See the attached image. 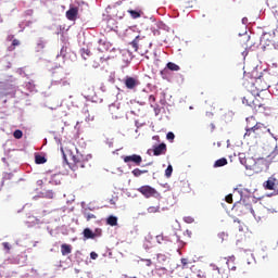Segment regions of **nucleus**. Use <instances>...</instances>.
<instances>
[{
	"label": "nucleus",
	"instance_id": "1",
	"mask_svg": "<svg viewBox=\"0 0 278 278\" xmlns=\"http://www.w3.org/2000/svg\"><path fill=\"white\" fill-rule=\"evenodd\" d=\"M242 103L251 108L254 114H264L266 112V104L251 91L244 94Z\"/></svg>",
	"mask_w": 278,
	"mask_h": 278
},
{
	"label": "nucleus",
	"instance_id": "2",
	"mask_svg": "<svg viewBox=\"0 0 278 278\" xmlns=\"http://www.w3.org/2000/svg\"><path fill=\"white\" fill-rule=\"evenodd\" d=\"M240 162L248 170H254V173H262L264 170V159H255L248 156V157H240Z\"/></svg>",
	"mask_w": 278,
	"mask_h": 278
},
{
	"label": "nucleus",
	"instance_id": "3",
	"mask_svg": "<svg viewBox=\"0 0 278 278\" xmlns=\"http://www.w3.org/2000/svg\"><path fill=\"white\" fill-rule=\"evenodd\" d=\"M149 42H147V39L144 37L137 36L131 42L130 47L134 49V51H138L140 55H146V53H149Z\"/></svg>",
	"mask_w": 278,
	"mask_h": 278
},
{
	"label": "nucleus",
	"instance_id": "4",
	"mask_svg": "<svg viewBox=\"0 0 278 278\" xmlns=\"http://www.w3.org/2000/svg\"><path fill=\"white\" fill-rule=\"evenodd\" d=\"M266 131V126L263 123H257L253 126V124H250L249 126H245V134L244 138L247 136H260L261 134H264Z\"/></svg>",
	"mask_w": 278,
	"mask_h": 278
},
{
	"label": "nucleus",
	"instance_id": "5",
	"mask_svg": "<svg viewBox=\"0 0 278 278\" xmlns=\"http://www.w3.org/2000/svg\"><path fill=\"white\" fill-rule=\"evenodd\" d=\"M138 192H140V194H143V197L146 199H151V197H153L154 199L160 198V192H157V190H155V188L146 185V186H141L138 189Z\"/></svg>",
	"mask_w": 278,
	"mask_h": 278
},
{
	"label": "nucleus",
	"instance_id": "6",
	"mask_svg": "<svg viewBox=\"0 0 278 278\" xmlns=\"http://www.w3.org/2000/svg\"><path fill=\"white\" fill-rule=\"evenodd\" d=\"M84 5H86V3H84V1L81 2H77L76 4H72L71 7V21H77V18H79V13L84 12Z\"/></svg>",
	"mask_w": 278,
	"mask_h": 278
},
{
	"label": "nucleus",
	"instance_id": "7",
	"mask_svg": "<svg viewBox=\"0 0 278 278\" xmlns=\"http://www.w3.org/2000/svg\"><path fill=\"white\" fill-rule=\"evenodd\" d=\"M124 85L127 90H136L140 85V80L138 79V77L126 76L124 78Z\"/></svg>",
	"mask_w": 278,
	"mask_h": 278
},
{
	"label": "nucleus",
	"instance_id": "8",
	"mask_svg": "<svg viewBox=\"0 0 278 278\" xmlns=\"http://www.w3.org/2000/svg\"><path fill=\"white\" fill-rule=\"evenodd\" d=\"M123 160L125 164H129V162H132L136 166H140V164H142V156L138 154L124 156Z\"/></svg>",
	"mask_w": 278,
	"mask_h": 278
},
{
	"label": "nucleus",
	"instance_id": "9",
	"mask_svg": "<svg viewBox=\"0 0 278 278\" xmlns=\"http://www.w3.org/2000/svg\"><path fill=\"white\" fill-rule=\"evenodd\" d=\"M278 186V180L275 175L270 176L265 182H263V188L265 190H275Z\"/></svg>",
	"mask_w": 278,
	"mask_h": 278
},
{
	"label": "nucleus",
	"instance_id": "10",
	"mask_svg": "<svg viewBox=\"0 0 278 278\" xmlns=\"http://www.w3.org/2000/svg\"><path fill=\"white\" fill-rule=\"evenodd\" d=\"M166 143H161L159 146H153V155L159 156V155H166Z\"/></svg>",
	"mask_w": 278,
	"mask_h": 278
},
{
	"label": "nucleus",
	"instance_id": "11",
	"mask_svg": "<svg viewBox=\"0 0 278 278\" xmlns=\"http://www.w3.org/2000/svg\"><path fill=\"white\" fill-rule=\"evenodd\" d=\"M109 112H110L112 118H118V116H121V109L118 106H116V104H111L109 106Z\"/></svg>",
	"mask_w": 278,
	"mask_h": 278
},
{
	"label": "nucleus",
	"instance_id": "12",
	"mask_svg": "<svg viewBox=\"0 0 278 278\" xmlns=\"http://www.w3.org/2000/svg\"><path fill=\"white\" fill-rule=\"evenodd\" d=\"M73 162H74V166H72V170H77V168H84V163L79 160H77L76 156L72 157Z\"/></svg>",
	"mask_w": 278,
	"mask_h": 278
},
{
	"label": "nucleus",
	"instance_id": "13",
	"mask_svg": "<svg viewBox=\"0 0 278 278\" xmlns=\"http://www.w3.org/2000/svg\"><path fill=\"white\" fill-rule=\"evenodd\" d=\"M106 223L111 226V227H116V225H118V217L111 215L108 217Z\"/></svg>",
	"mask_w": 278,
	"mask_h": 278
},
{
	"label": "nucleus",
	"instance_id": "14",
	"mask_svg": "<svg viewBox=\"0 0 278 278\" xmlns=\"http://www.w3.org/2000/svg\"><path fill=\"white\" fill-rule=\"evenodd\" d=\"M84 238H86V240H94V232L90 230V228H86L84 230Z\"/></svg>",
	"mask_w": 278,
	"mask_h": 278
},
{
	"label": "nucleus",
	"instance_id": "15",
	"mask_svg": "<svg viewBox=\"0 0 278 278\" xmlns=\"http://www.w3.org/2000/svg\"><path fill=\"white\" fill-rule=\"evenodd\" d=\"M235 262H236V256H230V257L227 260L226 264H227L229 270H236V264H235Z\"/></svg>",
	"mask_w": 278,
	"mask_h": 278
},
{
	"label": "nucleus",
	"instance_id": "16",
	"mask_svg": "<svg viewBox=\"0 0 278 278\" xmlns=\"http://www.w3.org/2000/svg\"><path fill=\"white\" fill-rule=\"evenodd\" d=\"M228 162L227 159L222 157L218 159L215 163H214V168H220V166H227Z\"/></svg>",
	"mask_w": 278,
	"mask_h": 278
},
{
	"label": "nucleus",
	"instance_id": "17",
	"mask_svg": "<svg viewBox=\"0 0 278 278\" xmlns=\"http://www.w3.org/2000/svg\"><path fill=\"white\" fill-rule=\"evenodd\" d=\"M146 173H149L147 169H140V168H135L131 174L134 177H140L141 175H144Z\"/></svg>",
	"mask_w": 278,
	"mask_h": 278
},
{
	"label": "nucleus",
	"instance_id": "18",
	"mask_svg": "<svg viewBox=\"0 0 278 278\" xmlns=\"http://www.w3.org/2000/svg\"><path fill=\"white\" fill-rule=\"evenodd\" d=\"M166 68H168V71H175V72L181 70V67H179V65H177V64H175V63H173V62H168V63L166 64Z\"/></svg>",
	"mask_w": 278,
	"mask_h": 278
},
{
	"label": "nucleus",
	"instance_id": "19",
	"mask_svg": "<svg viewBox=\"0 0 278 278\" xmlns=\"http://www.w3.org/2000/svg\"><path fill=\"white\" fill-rule=\"evenodd\" d=\"M260 84H262V78H257L255 80V86H257L256 89L260 90L261 92L268 88L267 85L260 86Z\"/></svg>",
	"mask_w": 278,
	"mask_h": 278
},
{
	"label": "nucleus",
	"instance_id": "20",
	"mask_svg": "<svg viewBox=\"0 0 278 278\" xmlns=\"http://www.w3.org/2000/svg\"><path fill=\"white\" fill-rule=\"evenodd\" d=\"M61 253H62V255H68V253H71V245L62 244L61 245Z\"/></svg>",
	"mask_w": 278,
	"mask_h": 278
},
{
	"label": "nucleus",
	"instance_id": "21",
	"mask_svg": "<svg viewBox=\"0 0 278 278\" xmlns=\"http://www.w3.org/2000/svg\"><path fill=\"white\" fill-rule=\"evenodd\" d=\"M80 55L84 60H88V58H90V50L83 48L80 50Z\"/></svg>",
	"mask_w": 278,
	"mask_h": 278
},
{
	"label": "nucleus",
	"instance_id": "22",
	"mask_svg": "<svg viewBox=\"0 0 278 278\" xmlns=\"http://www.w3.org/2000/svg\"><path fill=\"white\" fill-rule=\"evenodd\" d=\"M258 123L260 122H257L254 116H250L247 118V127H249V125H252V127H254V125H256Z\"/></svg>",
	"mask_w": 278,
	"mask_h": 278
},
{
	"label": "nucleus",
	"instance_id": "23",
	"mask_svg": "<svg viewBox=\"0 0 278 278\" xmlns=\"http://www.w3.org/2000/svg\"><path fill=\"white\" fill-rule=\"evenodd\" d=\"M35 162H36V164H46L47 159L42 155H36L35 156Z\"/></svg>",
	"mask_w": 278,
	"mask_h": 278
},
{
	"label": "nucleus",
	"instance_id": "24",
	"mask_svg": "<svg viewBox=\"0 0 278 278\" xmlns=\"http://www.w3.org/2000/svg\"><path fill=\"white\" fill-rule=\"evenodd\" d=\"M128 14H130L131 18H140V12L128 10Z\"/></svg>",
	"mask_w": 278,
	"mask_h": 278
},
{
	"label": "nucleus",
	"instance_id": "25",
	"mask_svg": "<svg viewBox=\"0 0 278 278\" xmlns=\"http://www.w3.org/2000/svg\"><path fill=\"white\" fill-rule=\"evenodd\" d=\"M160 212V206H150L148 207V213L149 214H157Z\"/></svg>",
	"mask_w": 278,
	"mask_h": 278
},
{
	"label": "nucleus",
	"instance_id": "26",
	"mask_svg": "<svg viewBox=\"0 0 278 278\" xmlns=\"http://www.w3.org/2000/svg\"><path fill=\"white\" fill-rule=\"evenodd\" d=\"M13 136L14 138H16V140H21V138H23V130H20V129L15 130L13 132Z\"/></svg>",
	"mask_w": 278,
	"mask_h": 278
},
{
	"label": "nucleus",
	"instance_id": "27",
	"mask_svg": "<svg viewBox=\"0 0 278 278\" xmlns=\"http://www.w3.org/2000/svg\"><path fill=\"white\" fill-rule=\"evenodd\" d=\"M173 175V165H168L165 169V176L168 178Z\"/></svg>",
	"mask_w": 278,
	"mask_h": 278
},
{
	"label": "nucleus",
	"instance_id": "28",
	"mask_svg": "<svg viewBox=\"0 0 278 278\" xmlns=\"http://www.w3.org/2000/svg\"><path fill=\"white\" fill-rule=\"evenodd\" d=\"M102 233H103V230H101V228H97L93 232L94 238H101Z\"/></svg>",
	"mask_w": 278,
	"mask_h": 278
},
{
	"label": "nucleus",
	"instance_id": "29",
	"mask_svg": "<svg viewBox=\"0 0 278 278\" xmlns=\"http://www.w3.org/2000/svg\"><path fill=\"white\" fill-rule=\"evenodd\" d=\"M167 140H169V142H173V140H175V134L173 131L167 132L166 135Z\"/></svg>",
	"mask_w": 278,
	"mask_h": 278
},
{
	"label": "nucleus",
	"instance_id": "30",
	"mask_svg": "<svg viewBox=\"0 0 278 278\" xmlns=\"http://www.w3.org/2000/svg\"><path fill=\"white\" fill-rule=\"evenodd\" d=\"M165 240L166 239H164V236H162V235L156 236V242L159 244H164Z\"/></svg>",
	"mask_w": 278,
	"mask_h": 278
},
{
	"label": "nucleus",
	"instance_id": "31",
	"mask_svg": "<svg viewBox=\"0 0 278 278\" xmlns=\"http://www.w3.org/2000/svg\"><path fill=\"white\" fill-rule=\"evenodd\" d=\"M86 220H92V218H97V216L92 213H88L85 215Z\"/></svg>",
	"mask_w": 278,
	"mask_h": 278
},
{
	"label": "nucleus",
	"instance_id": "32",
	"mask_svg": "<svg viewBox=\"0 0 278 278\" xmlns=\"http://www.w3.org/2000/svg\"><path fill=\"white\" fill-rule=\"evenodd\" d=\"M153 110H154V114H155V116H159L160 115V112H161V110H160V105H154L153 104Z\"/></svg>",
	"mask_w": 278,
	"mask_h": 278
},
{
	"label": "nucleus",
	"instance_id": "33",
	"mask_svg": "<svg viewBox=\"0 0 278 278\" xmlns=\"http://www.w3.org/2000/svg\"><path fill=\"white\" fill-rule=\"evenodd\" d=\"M149 102H150L151 108H153V103H155V96H153V94L149 96Z\"/></svg>",
	"mask_w": 278,
	"mask_h": 278
},
{
	"label": "nucleus",
	"instance_id": "34",
	"mask_svg": "<svg viewBox=\"0 0 278 278\" xmlns=\"http://www.w3.org/2000/svg\"><path fill=\"white\" fill-rule=\"evenodd\" d=\"M226 202L227 203H233V194L226 195Z\"/></svg>",
	"mask_w": 278,
	"mask_h": 278
},
{
	"label": "nucleus",
	"instance_id": "35",
	"mask_svg": "<svg viewBox=\"0 0 278 278\" xmlns=\"http://www.w3.org/2000/svg\"><path fill=\"white\" fill-rule=\"evenodd\" d=\"M182 268H188V258H181Z\"/></svg>",
	"mask_w": 278,
	"mask_h": 278
},
{
	"label": "nucleus",
	"instance_id": "36",
	"mask_svg": "<svg viewBox=\"0 0 278 278\" xmlns=\"http://www.w3.org/2000/svg\"><path fill=\"white\" fill-rule=\"evenodd\" d=\"M61 151L63 153V160L64 162H66V164L68 165V159H66V153H64V148H61Z\"/></svg>",
	"mask_w": 278,
	"mask_h": 278
},
{
	"label": "nucleus",
	"instance_id": "37",
	"mask_svg": "<svg viewBox=\"0 0 278 278\" xmlns=\"http://www.w3.org/2000/svg\"><path fill=\"white\" fill-rule=\"evenodd\" d=\"M18 45H21V41H18V39H13L12 46L13 47H18Z\"/></svg>",
	"mask_w": 278,
	"mask_h": 278
},
{
	"label": "nucleus",
	"instance_id": "38",
	"mask_svg": "<svg viewBox=\"0 0 278 278\" xmlns=\"http://www.w3.org/2000/svg\"><path fill=\"white\" fill-rule=\"evenodd\" d=\"M90 257L91 260H97V257H99V254H97V252H91Z\"/></svg>",
	"mask_w": 278,
	"mask_h": 278
},
{
	"label": "nucleus",
	"instance_id": "39",
	"mask_svg": "<svg viewBox=\"0 0 278 278\" xmlns=\"http://www.w3.org/2000/svg\"><path fill=\"white\" fill-rule=\"evenodd\" d=\"M2 245H3V248L7 250V251H10V243H8V242H3L2 243Z\"/></svg>",
	"mask_w": 278,
	"mask_h": 278
},
{
	"label": "nucleus",
	"instance_id": "40",
	"mask_svg": "<svg viewBox=\"0 0 278 278\" xmlns=\"http://www.w3.org/2000/svg\"><path fill=\"white\" fill-rule=\"evenodd\" d=\"M47 198L48 199H53V191H48L47 192Z\"/></svg>",
	"mask_w": 278,
	"mask_h": 278
},
{
	"label": "nucleus",
	"instance_id": "41",
	"mask_svg": "<svg viewBox=\"0 0 278 278\" xmlns=\"http://www.w3.org/2000/svg\"><path fill=\"white\" fill-rule=\"evenodd\" d=\"M208 129H210V131H214V129H216V125L210 124Z\"/></svg>",
	"mask_w": 278,
	"mask_h": 278
},
{
	"label": "nucleus",
	"instance_id": "42",
	"mask_svg": "<svg viewBox=\"0 0 278 278\" xmlns=\"http://www.w3.org/2000/svg\"><path fill=\"white\" fill-rule=\"evenodd\" d=\"M115 16L117 18H123V16H125V13L121 12V13H116Z\"/></svg>",
	"mask_w": 278,
	"mask_h": 278
},
{
	"label": "nucleus",
	"instance_id": "43",
	"mask_svg": "<svg viewBox=\"0 0 278 278\" xmlns=\"http://www.w3.org/2000/svg\"><path fill=\"white\" fill-rule=\"evenodd\" d=\"M153 264V262H151V260H146V266H151Z\"/></svg>",
	"mask_w": 278,
	"mask_h": 278
},
{
	"label": "nucleus",
	"instance_id": "44",
	"mask_svg": "<svg viewBox=\"0 0 278 278\" xmlns=\"http://www.w3.org/2000/svg\"><path fill=\"white\" fill-rule=\"evenodd\" d=\"M66 17L68 18V21H71V10L66 11Z\"/></svg>",
	"mask_w": 278,
	"mask_h": 278
},
{
	"label": "nucleus",
	"instance_id": "45",
	"mask_svg": "<svg viewBox=\"0 0 278 278\" xmlns=\"http://www.w3.org/2000/svg\"><path fill=\"white\" fill-rule=\"evenodd\" d=\"M153 139L154 140H160V136H154Z\"/></svg>",
	"mask_w": 278,
	"mask_h": 278
},
{
	"label": "nucleus",
	"instance_id": "46",
	"mask_svg": "<svg viewBox=\"0 0 278 278\" xmlns=\"http://www.w3.org/2000/svg\"><path fill=\"white\" fill-rule=\"evenodd\" d=\"M220 238H225V232L219 233Z\"/></svg>",
	"mask_w": 278,
	"mask_h": 278
},
{
	"label": "nucleus",
	"instance_id": "47",
	"mask_svg": "<svg viewBox=\"0 0 278 278\" xmlns=\"http://www.w3.org/2000/svg\"><path fill=\"white\" fill-rule=\"evenodd\" d=\"M87 121H94V116H92L91 118L88 117Z\"/></svg>",
	"mask_w": 278,
	"mask_h": 278
},
{
	"label": "nucleus",
	"instance_id": "48",
	"mask_svg": "<svg viewBox=\"0 0 278 278\" xmlns=\"http://www.w3.org/2000/svg\"><path fill=\"white\" fill-rule=\"evenodd\" d=\"M38 184H39V186H41V184H42V180H38Z\"/></svg>",
	"mask_w": 278,
	"mask_h": 278
},
{
	"label": "nucleus",
	"instance_id": "49",
	"mask_svg": "<svg viewBox=\"0 0 278 278\" xmlns=\"http://www.w3.org/2000/svg\"><path fill=\"white\" fill-rule=\"evenodd\" d=\"M235 223H240V219H235Z\"/></svg>",
	"mask_w": 278,
	"mask_h": 278
},
{
	"label": "nucleus",
	"instance_id": "50",
	"mask_svg": "<svg viewBox=\"0 0 278 278\" xmlns=\"http://www.w3.org/2000/svg\"><path fill=\"white\" fill-rule=\"evenodd\" d=\"M37 244H38V242H35V243H34V247H37Z\"/></svg>",
	"mask_w": 278,
	"mask_h": 278
},
{
	"label": "nucleus",
	"instance_id": "51",
	"mask_svg": "<svg viewBox=\"0 0 278 278\" xmlns=\"http://www.w3.org/2000/svg\"><path fill=\"white\" fill-rule=\"evenodd\" d=\"M2 162H5V157L2 159Z\"/></svg>",
	"mask_w": 278,
	"mask_h": 278
},
{
	"label": "nucleus",
	"instance_id": "52",
	"mask_svg": "<svg viewBox=\"0 0 278 278\" xmlns=\"http://www.w3.org/2000/svg\"><path fill=\"white\" fill-rule=\"evenodd\" d=\"M77 255H81V253H80V252H78V253H77Z\"/></svg>",
	"mask_w": 278,
	"mask_h": 278
}]
</instances>
